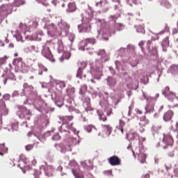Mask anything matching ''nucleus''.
<instances>
[{"label":"nucleus","instance_id":"f257e3e1","mask_svg":"<svg viewBox=\"0 0 178 178\" xmlns=\"http://www.w3.org/2000/svg\"><path fill=\"white\" fill-rule=\"evenodd\" d=\"M160 147L166 149L169 146L173 145V138L169 135L164 136L163 140L159 143Z\"/></svg>","mask_w":178,"mask_h":178},{"label":"nucleus","instance_id":"f03ea898","mask_svg":"<svg viewBox=\"0 0 178 178\" xmlns=\"http://www.w3.org/2000/svg\"><path fill=\"white\" fill-rule=\"evenodd\" d=\"M46 28L47 29L48 34H51V35H62V32L58 31L56 29V26L54 23L47 24Z\"/></svg>","mask_w":178,"mask_h":178},{"label":"nucleus","instance_id":"7ed1b4c3","mask_svg":"<svg viewBox=\"0 0 178 178\" xmlns=\"http://www.w3.org/2000/svg\"><path fill=\"white\" fill-rule=\"evenodd\" d=\"M12 4H3L0 7V13L3 16H8L9 13H12Z\"/></svg>","mask_w":178,"mask_h":178},{"label":"nucleus","instance_id":"20e7f679","mask_svg":"<svg viewBox=\"0 0 178 178\" xmlns=\"http://www.w3.org/2000/svg\"><path fill=\"white\" fill-rule=\"evenodd\" d=\"M108 161L111 166H119L122 163V160L118 156H112Z\"/></svg>","mask_w":178,"mask_h":178},{"label":"nucleus","instance_id":"39448f33","mask_svg":"<svg viewBox=\"0 0 178 178\" xmlns=\"http://www.w3.org/2000/svg\"><path fill=\"white\" fill-rule=\"evenodd\" d=\"M42 55L47 59H51L52 58V53L51 52V49H49V47L47 45H44L42 49Z\"/></svg>","mask_w":178,"mask_h":178},{"label":"nucleus","instance_id":"423d86ee","mask_svg":"<svg viewBox=\"0 0 178 178\" xmlns=\"http://www.w3.org/2000/svg\"><path fill=\"white\" fill-rule=\"evenodd\" d=\"M24 51L26 54H33V52H35V54H40V48L35 45L28 46L24 49Z\"/></svg>","mask_w":178,"mask_h":178},{"label":"nucleus","instance_id":"0eeeda50","mask_svg":"<svg viewBox=\"0 0 178 178\" xmlns=\"http://www.w3.org/2000/svg\"><path fill=\"white\" fill-rule=\"evenodd\" d=\"M95 42H96L95 38H88L81 41V46L83 47V48H85V47H87L88 45H94Z\"/></svg>","mask_w":178,"mask_h":178},{"label":"nucleus","instance_id":"6e6552de","mask_svg":"<svg viewBox=\"0 0 178 178\" xmlns=\"http://www.w3.org/2000/svg\"><path fill=\"white\" fill-rule=\"evenodd\" d=\"M162 94L166 98H169V97H175L176 94L175 92L170 91V88L169 86H166L164 89L162 90Z\"/></svg>","mask_w":178,"mask_h":178},{"label":"nucleus","instance_id":"1a4fd4ad","mask_svg":"<svg viewBox=\"0 0 178 178\" xmlns=\"http://www.w3.org/2000/svg\"><path fill=\"white\" fill-rule=\"evenodd\" d=\"M40 169H43V170H44L46 176H48L49 177L52 176V173L54 172V167L52 165H47L46 169L44 165H42Z\"/></svg>","mask_w":178,"mask_h":178},{"label":"nucleus","instance_id":"9d476101","mask_svg":"<svg viewBox=\"0 0 178 178\" xmlns=\"http://www.w3.org/2000/svg\"><path fill=\"white\" fill-rule=\"evenodd\" d=\"M174 115L175 113H173L172 111L170 110L164 113L163 119L165 122H169V120H170L173 118Z\"/></svg>","mask_w":178,"mask_h":178},{"label":"nucleus","instance_id":"9b49d317","mask_svg":"<svg viewBox=\"0 0 178 178\" xmlns=\"http://www.w3.org/2000/svg\"><path fill=\"white\" fill-rule=\"evenodd\" d=\"M65 127L67 129V130L65 129ZM61 136H67L70 134V131H69V125L67 124H63L61 126Z\"/></svg>","mask_w":178,"mask_h":178},{"label":"nucleus","instance_id":"f8f14e48","mask_svg":"<svg viewBox=\"0 0 178 178\" xmlns=\"http://www.w3.org/2000/svg\"><path fill=\"white\" fill-rule=\"evenodd\" d=\"M102 126L103 127L104 131L106 133L107 136H111L113 130L112 126H111V124H102Z\"/></svg>","mask_w":178,"mask_h":178},{"label":"nucleus","instance_id":"ddd939ff","mask_svg":"<svg viewBox=\"0 0 178 178\" xmlns=\"http://www.w3.org/2000/svg\"><path fill=\"white\" fill-rule=\"evenodd\" d=\"M69 167L72 168V172L73 173V169L74 170H76V172H80L77 170L79 169V165H77V163L74 160H71L69 163Z\"/></svg>","mask_w":178,"mask_h":178},{"label":"nucleus","instance_id":"4468645a","mask_svg":"<svg viewBox=\"0 0 178 178\" xmlns=\"http://www.w3.org/2000/svg\"><path fill=\"white\" fill-rule=\"evenodd\" d=\"M138 159L140 161L141 163H144L145 162V159H147V155L145 154L140 152L138 154Z\"/></svg>","mask_w":178,"mask_h":178},{"label":"nucleus","instance_id":"2eb2a0df","mask_svg":"<svg viewBox=\"0 0 178 178\" xmlns=\"http://www.w3.org/2000/svg\"><path fill=\"white\" fill-rule=\"evenodd\" d=\"M149 123V121L147 119L145 116H143L140 118V122L139 123L140 127H145L147 124Z\"/></svg>","mask_w":178,"mask_h":178},{"label":"nucleus","instance_id":"dca6fc26","mask_svg":"<svg viewBox=\"0 0 178 178\" xmlns=\"http://www.w3.org/2000/svg\"><path fill=\"white\" fill-rule=\"evenodd\" d=\"M82 27L83 33H90L91 31V25H90V24H83Z\"/></svg>","mask_w":178,"mask_h":178},{"label":"nucleus","instance_id":"f3484780","mask_svg":"<svg viewBox=\"0 0 178 178\" xmlns=\"http://www.w3.org/2000/svg\"><path fill=\"white\" fill-rule=\"evenodd\" d=\"M26 3V1L24 0H15L13 1V6H15V8H19L22 6V5H24Z\"/></svg>","mask_w":178,"mask_h":178},{"label":"nucleus","instance_id":"a211bd4d","mask_svg":"<svg viewBox=\"0 0 178 178\" xmlns=\"http://www.w3.org/2000/svg\"><path fill=\"white\" fill-rule=\"evenodd\" d=\"M85 130L88 133H91V131H97V128L92 124H89L85 127Z\"/></svg>","mask_w":178,"mask_h":178},{"label":"nucleus","instance_id":"6ab92c4d","mask_svg":"<svg viewBox=\"0 0 178 178\" xmlns=\"http://www.w3.org/2000/svg\"><path fill=\"white\" fill-rule=\"evenodd\" d=\"M52 3L54 5V6H58V8L62 6V8H65V1H59L58 0H53Z\"/></svg>","mask_w":178,"mask_h":178},{"label":"nucleus","instance_id":"aec40b11","mask_svg":"<svg viewBox=\"0 0 178 178\" xmlns=\"http://www.w3.org/2000/svg\"><path fill=\"white\" fill-rule=\"evenodd\" d=\"M8 152V147H5V144H0V155L3 156V154H6Z\"/></svg>","mask_w":178,"mask_h":178},{"label":"nucleus","instance_id":"412c9836","mask_svg":"<svg viewBox=\"0 0 178 178\" xmlns=\"http://www.w3.org/2000/svg\"><path fill=\"white\" fill-rule=\"evenodd\" d=\"M72 174L76 178H84V175H83V172H76L74 169H72Z\"/></svg>","mask_w":178,"mask_h":178},{"label":"nucleus","instance_id":"4be33fe9","mask_svg":"<svg viewBox=\"0 0 178 178\" xmlns=\"http://www.w3.org/2000/svg\"><path fill=\"white\" fill-rule=\"evenodd\" d=\"M59 27L61 29V30L63 31H66V30H69L70 29V26L66 23H60Z\"/></svg>","mask_w":178,"mask_h":178},{"label":"nucleus","instance_id":"5701e85b","mask_svg":"<svg viewBox=\"0 0 178 178\" xmlns=\"http://www.w3.org/2000/svg\"><path fill=\"white\" fill-rule=\"evenodd\" d=\"M76 10V4L74 3H70L68 4V9L67 10V12H74Z\"/></svg>","mask_w":178,"mask_h":178},{"label":"nucleus","instance_id":"b1692460","mask_svg":"<svg viewBox=\"0 0 178 178\" xmlns=\"http://www.w3.org/2000/svg\"><path fill=\"white\" fill-rule=\"evenodd\" d=\"M34 87L33 86L29 85V83H24V91H33Z\"/></svg>","mask_w":178,"mask_h":178},{"label":"nucleus","instance_id":"393cba45","mask_svg":"<svg viewBox=\"0 0 178 178\" xmlns=\"http://www.w3.org/2000/svg\"><path fill=\"white\" fill-rule=\"evenodd\" d=\"M150 54L151 55H153V56H156V55H158V48L156 47V46H153L152 47V49L150 50Z\"/></svg>","mask_w":178,"mask_h":178},{"label":"nucleus","instance_id":"a878e982","mask_svg":"<svg viewBox=\"0 0 178 178\" xmlns=\"http://www.w3.org/2000/svg\"><path fill=\"white\" fill-rule=\"evenodd\" d=\"M171 73L172 74H178V65H174L171 66Z\"/></svg>","mask_w":178,"mask_h":178},{"label":"nucleus","instance_id":"bb28decb","mask_svg":"<svg viewBox=\"0 0 178 178\" xmlns=\"http://www.w3.org/2000/svg\"><path fill=\"white\" fill-rule=\"evenodd\" d=\"M136 31L140 34H145V29L141 25L136 26Z\"/></svg>","mask_w":178,"mask_h":178},{"label":"nucleus","instance_id":"cd10ccee","mask_svg":"<svg viewBox=\"0 0 178 178\" xmlns=\"http://www.w3.org/2000/svg\"><path fill=\"white\" fill-rule=\"evenodd\" d=\"M162 47H169V37H166L161 44Z\"/></svg>","mask_w":178,"mask_h":178},{"label":"nucleus","instance_id":"c85d7f7f","mask_svg":"<svg viewBox=\"0 0 178 178\" xmlns=\"http://www.w3.org/2000/svg\"><path fill=\"white\" fill-rule=\"evenodd\" d=\"M105 5H106V1H100L99 2L96 3L95 6L97 7L99 6V8H104Z\"/></svg>","mask_w":178,"mask_h":178},{"label":"nucleus","instance_id":"c756f323","mask_svg":"<svg viewBox=\"0 0 178 178\" xmlns=\"http://www.w3.org/2000/svg\"><path fill=\"white\" fill-rule=\"evenodd\" d=\"M99 120H102V122H106V120H108V118H106V115H105V114L104 113H100L99 114Z\"/></svg>","mask_w":178,"mask_h":178},{"label":"nucleus","instance_id":"7c9ffc66","mask_svg":"<svg viewBox=\"0 0 178 178\" xmlns=\"http://www.w3.org/2000/svg\"><path fill=\"white\" fill-rule=\"evenodd\" d=\"M15 38L17 41H21L22 42H24V40H23V36L20 33H17L15 35Z\"/></svg>","mask_w":178,"mask_h":178},{"label":"nucleus","instance_id":"2f4dec72","mask_svg":"<svg viewBox=\"0 0 178 178\" xmlns=\"http://www.w3.org/2000/svg\"><path fill=\"white\" fill-rule=\"evenodd\" d=\"M81 76H83V68L79 67L77 72L76 77L78 79H81Z\"/></svg>","mask_w":178,"mask_h":178},{"label":"nucleus","instance_id":"473e14b6","mask_svg":"<svg viewBox=\"0 0 178 178\" xmlns=\"http://www.w3.org/2000/svg\"><path fill=\"white\" fill-rule=\"evenodd\" d=\"M98 55L102 56V58H105L106 56V51L104 49H102L98 52Z\"/></svg>","mask_w":178,"mask_h":178},{"label":"nucleus","instance_id":"72a5a7b5","mask_svg":"<svg viewBox=\"0 0 178 178\" xmlns=\"http://www.w3.org/2000/svg\"><path fill=\"white\" fill-rule=\"evenodd\" d=\"M129 137L131 140H135V138H137V137H138V135L136 132H132L129 134Z\"/></svg>","mask_w":178,"mask_h":178},{"label":"nucleus","instance_id":"f704fd0d","mask_svg":"<svg viewBox=\"0 0 178 178\" xmlns=\"http://www.w3.org/2000/svg\"><path fill=\"white\" fill-rule=\"evenodd\" d=\"M25 40H27L28 41H34L35 40V38L33 35H27L25 36Z\"/></svg>","mask_w":178,"mask_h":178},{"label":"nucleus","instance_id":"c9c22d12","mask_svg":"<svg viewBox=\"0 0 178 178\" xmlns=\"http://www.w3.org/2000/svg\"><path fill=\"white\" fill-rule=\"evenodd\" d=\"M146 111L147 112H154V106H151L149 104H148L146 107Z\"/></svg>","mask_w":178,"mask_h":178},{"label":"nucleus","instance_id":"e433bc0d","mask_svg":"<svg viewBox=\"0 0 178 178\" xmlns=\"http://www.w3.org/2000/svg\"><path fill=\"white\" fill-rule=\"evenodd\" d=\"M60 135H59L58 134H56L55 135H54L52 140H54V141H58L60 140Z\"/></svg>","mask_w":178,"mask_h":178},{"label":"nucleus","instance_id":"4c0bfd02","mask_svg":"<svg viewBox=\"0 0 178 178\" xmlns=\"http://www.w3.org/2000/svg\"><path fill=\"white\" fill-rule=\"evenodd\" d=\"M19 28L22 30V31L24 32V34H26V30H27V26L26 24H20Z\"/></svg>","mask_w":178,"mask_h":178},{"label":"nucleus","instance_id":"58836bf2","mask_svg":"<svg viewBox=\"0 0 178 178\" xmlns=\"http://www.w3.org/2000/svg\"><path fill=\"white\" fill-rule=\"evenodd\" d=\"M56 105L58 106V108L63 106V99H61L60 101H56Z\"/></svg>","mask_w":178,"mask_h":178},{"label":"nucleus","instance_id":"ea45409f","mask_svg":"<svg viewBox=\"0 0 178 178\" xmlns=\"http://www.w3.org/2000/svg\"><path fill=\"white\" fill-rule=\"evenodd\" d=\"M124 122H123V120H120V130L122 131V133H123V127H124Z\"/></svg>","mask_w":178,"mask_h":178},{"label":"nucleus","instance_id":"a19ab883","mask_svg":"<svg viewBox=\"0 0 178 178\" xmlns=\"http://www.w3.org/2000/svg\"><path fill=\"white\" fill-rule=\"evenodd\" d=\"M108 83L111 84V86H115V84H116V81H115V80H113V79L109 78Z\"/></svg>","mask_w":178,"mask_h":178},{"label":"nucleus","instance_id":"79ce46f5","mask_svg":"<svg viewBox=\"0 0 178 178\" xmlns=\"http://www.w3.org/2000/svg\"><path fill=\"white\" fill-rule=\"evenodd\" d=\"M72 119H73V117H72V116H65L64 118L63 122H65L67 123V122H70V120H72ZM66 120H67V122H66Z\"/></svg>","mask_w":178,"mask_h":178},{"label":"nucleus","instance_id":"37998d69","mask_svg":"<svg viewBox=\"0 0 178 178\" xmlns=\"http://www.w3.org/2000/svg\"><path fill=\"white\" fill-rule=\"evenodd\" d=\"M34 147V145H28L25 147L26 151H31L33 148Z\"/></svg>","mask_w":178,"mask_h":178},{"label":"nucleus","instance_id":"c03bdc74","mask_svg":"<svg viewBox=\"0 0 178 178\" xmlns=\"http://www.w3.org/2000/svg\"><path fill=\"white\" fill-rule=\"evenodd\" d=\"M59 87L61 88H65L66 87V83L63 81H60V83H58Z\"/></svg>","mask_w":178,"mask_h":178},{"label":"nucleus","instance_id":"a18cd8bd","mask_svg":"<svg viewBox=\"0 0 178 178\" xmlns=\"http://www.w3.org/2000/svg\"><path fill=\"white\" fill-rule=\"evenodd\" d=\"M7 58L8 57H6V56L1 58H0V65H3V63H5V62H6V58Z\"/></svg>","mask_w":178,"mask_h":178},{"label":"nucleus","instance_id":"49530a36","mask_svg":"<svg viewBox=\"0 0 178 178\" xmlns=\"http://www.w3.org/2000/svg\"><path fill=\"white\" fill-rule=\"evenodd\" d=\"M3 99H5V101H9V99H10V95L9 94L4 95Z\"/></svg>","mask_w":178,"mask_h":178},{"label":"nucleus","instance_id":"de8ad7c7","mask_svg":"<svg viewBox=\"0 0 178 178\" xmlns=\"http://www.w3.org/2000/svg\"><path fill=\"white\" fill-rule=\"evenodd\" d=\"M40 175H41V171L35 170V172H34L35 178H38V176H40Z\"/></svg>","mask_w":178,"mask_h":178},{"label":"nucleus","instance_id":"09e8293b","mask_svg":"<svg viewBox=\"0 0 178 178\" xmlns=\"http://www.w3.org/2000/svg\"><path fill=\"white\" fill-rule=\"evenodd\" d=\"M144 44H145V42H144V41H141V42H140L139 44H138L139 47H141V50L143 51H145L144 47H143V46L144 45Z\"/></svg>","mask_w":178,"mask_h":178},{"label":"nucleus","instance_id":"8fccbe9b","mask_svg":"<svg viewBox=\"0 0 178 178\" xmlns=\"http://www.w3.org/2000/svg\"><path fill=\"white\" fill-rule=\"evenodd\" d=\"M76 39V36L74 35H71L69 38V40L71 41V42H73L74 40Z\"/></svg>","mask_w":178,"mask_h":178},{"label":"nucleus","instance_id":"3c124183","mask_svg":"<svg viewBox=\"0 0 178 178\" xmlns=\"http://www.w3.org/2000/svg\"><path fill=\"white\" fill-rule=\"evenodd\" d=\"M38 26V22H37V21H35V22H33L32 27L33 29H37Z\"/></svg>","mask_w":178,"mask_h":178},{"label":"nucleus","instance_id":"603ef678","mask_svg":"<svg viewBox=\"0 0 178 178\" xmlns=\"http://www.w3.org/2000/svg\"><path fill=\"white\" fill-rule=\"evenodd\" d=\"M147 101H148L149 102H151V101H156V100L155 99V97H148L147 98Z\"/></svg>","mask_w":178,"mask_h":178},{"label":"nucleus","instance_id":"864d4df0","mask_svg":"<svg viewBox=\"0 0 178 178\" xmlns=\"http://www.w3.org/2000/svg\"><path fill=\"white\" fill-rule=\"evenodd\" d=\"M178 33V27L172 29V34H177Z\"/></svg>","mask_w":178,"mask_h":178},{"label":"nucleus","instance_id":"5fc2aeb1","mask_svg":"<svg viewBox=\"0 0 178 178\" xmlns=\"http://www.w3.org/2000/svg\"><path fill=\"white\" fill-rule=\"evenodd\" d=\"M174 173L176 177H178V168H175L174 169Z\"/></svg>","mask_w":178,"mask_h":178},{"label":"nucleus","instance_id":"6e6d98bb","mask_svg":"<svg viewBox=\"0 0 178 178\" xmlns=\"http://www.w3.org/2000/svg\"><path fill=\"white\" fill-rule=\"evenodd\" d=\"M109 29H108V33L111 34V33H113V34H115V31H113L112 29V26H108Z\"/></svg>","mask_w":178,"mask_h":178},{"label":"nucleus","instance_id":"4d7b16f0","mask_svg":"<svg viewBox=\"0 0 178 178\" xmlns=\"http://www.w3.org/2000/svg\"><path fill=\"white\" fill-rule=\"evenodd\" d=\"M111 115H113V112L112 111V110H111L110 111L107 112V116H111Z\"/></svg>","mask_w":178,"mask_h":178},{"label":"nucleus","instance_id":"13d9d810","mask_svg":"<svg viewBox=\"0 0 178 178\" xmlns=\"http://www.w3.org/2000/svg\"><path fill=\"white\" fill-rule=\"evenodd\" d=\"M144 127H141V128L139 129L140 133H144L145 131V129L143 128Z\"/></svg>","mask_w":178,"mask_h":178},{"label":"nucleus","instance_id":"bf43d9fd","mask_svg":"<svg viewBox=\"0 0 178 178\" xmlns=\"http://www.w3.org/2000/svg\"><path fill=\"white\" fill-rule=\"evenodd\" d=\"M32 165H35L37 164V160L33 159L32 161Z\"/></svg>","mask_w":178,"mask_h":178},{"label":"nucleus","instance_id":"052dcab7","mask_svg":"<svg viewBox=\"0 0 178 178\" xmlns=\"http://www.w3.org/2000/svg\"><path fill=\"white\" fill-rule=\"evenodd\" d=\"M136 113H138V115H143V111L140 110H136Z\"/></svg>","mask_w":178,"mask_h":178},{"label":"nucleus","instance_id":"680f3d73","mask_svg":"<svg viewBox=\"0 0 178 178\" xmlns=\"http://www.w3.org/2000/svg\"><path fill=\"white\" fill-rule=\"evenodd\" d=\"M8 47H9V48H14L15 47V44L13 43H10Z\"/></svg>","mask_w":178,"mask_h":178},{"label":"nucleus","instance_id":"e2e57ef3","mask_svg":"<svg viewBox=\"0 0 178 178\" xmlns=\"http://www.w3.org/2000/svg\"><path fill=\"white\" fill-rule=\"evenodd\" d=\"M8 165H11V166H15V163L12 161H9Z\"/></svg>","mask_w":178,"mask_h":178},{"label":"nucleus","instance_id":"0e129e2a","mask_svg":"<svg viewBox=\"0 0 178 178\" xmlns=\"http://www.w3.org/2000/svg\"><path fill=\"white\" fill-rule=\"evenodd\" d=\"M158 98H159V94H156L155 97H154V99H156V101L158 99Z\"/></svg>","mask_w":178,"mask_h":178},{"label":"nucleus","instance_id":"69168bd1","mask_svg":"<svg viewBox=\"0 0 178 178\" xmlns=\"http://www.w3.org/2000/svg\"><path fill=\"white\" fill-rule=\"evenodd\" d=\"M143 95L145 99H147V98H148V97H147V95L145 92L143 93Z\"/></svg>","mask_w":178,"mask_h":178},{"label":"nucleus","instance_id":"338daca9","mask_svg":"<svg viewBox=\"0 0 178 178\" xmlns=\"http://www.w3.org/2000/svg\"><path fill=\"white\" fill-rule=\"evenodd\" d=\"M144 178H149V174H146L143 176Z\"/></svg>","mask_w":178,"mask_h":178},{"label":"nucleus","instance_id":"774afa93","mask_svg":"<svg viewBox=\"0 0 178 178\" xmlns=\"http://www.w3.org/2000/svg\"><path fill=\"white\" fill-rule=\"evenodd\" d=\"M151 42H152V41L148 40L147 42V45H151Z\"/></svg>","mask_w":178,"mask_h":178}]
</instances>
